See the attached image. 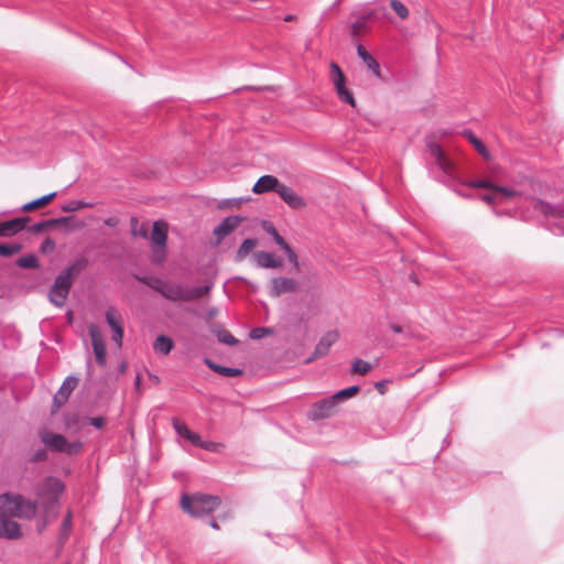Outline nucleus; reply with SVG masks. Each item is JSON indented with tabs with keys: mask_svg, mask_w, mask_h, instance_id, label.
Segmentation results:
<instances>
[{
	"mask_svg": "<svg viewBox=\"0 0 564 564\" xmlns=\"http://www.w3.org/2000/svg\"><path fill=\"white\" fill-rule=\"evenodd\" d=\"M37 510V502L25 499L22 495H0V517L32 519Z\"/></svg>",
	"mask_w": 564,
	"mask_h": 564,
	"instance_id": "f257e3e1",
	"label": "nucleus"
},
{
	"mask_svg": "<svg viewBox=\"0 0 564 564\" xmlns=\"http://www.w3.org/2000/svg\"><path fill=\"white\" fill-rule=\"evenodd\" d=\"M220 505L218 496L195 494L183 495L181 498L182 509L192 517L200 518L214 512Z\"/></svg>",
	"mask_w": 564,
	"mask_h": 564,
	"instance_id": "f03ea898",
	"label": "nucleus"
},
{
	"mask_svg": "<svg viewBox=\"0 0 564 564\" xmlns=\"http://www.w3.org/2000/svg\"><path fill=\"white\" fill-rule=\"evenodd\" d=\"M210 290L209 285L202 286H184L183 284H171L167 281H163L159 293L173 302L177 301H195L206 295Z\"/></svg>",
	"mask_w": 564,
	"mask_h": 564,
	"instance_id": "7ed1b4c3",
	"label": "nucleus"
},
{
	"mask_svg": "<svg viewBox=\"0 0 564 564\" xmlns=\"http://www.w3.org/2000/svg\"><path fill=\"white\" fill-rule=\"evenodd\" d=\"M426 153L431 163L448 178H456L458 169L456 162L442 149L441 143H427Z\"/></svg>",
	"mask_w": 564,
	"mask_h": 564,
	"instance_id": "20e7f679",
	"label": "nucleus"
},
{
	"mask_svg": "<svg viewBox=\"0 0 564 564\" xmlns=\"http://www.w3.org/2000/svg\"><path fill=\"white\" fill-rule=\"evenodd\" d=\"M72 288V279L68 271H62L55 279L50 292L48 297L52 304L56 307L64 306Z\"/></svg>",
	"mask_w": 564,
	"mask_h": 564,
	"instance_id": "39448f33",
	"label": "nucleus"
},
{
	"mask_svg": "<svg viewBox=\"0 0 564 564\" xmlns=\"http://www.w3.org/2000/svg\"><path fill=\"white\" fill-rule=\"evenodd\" d=\"M65 490L64 482L57 477H46L39 489L37 494L41 497L48 496L44 505V509L48 512L58 506V496Z\"/></svg>",
	"mask_w": 564,
	"mask_h": 564,
	"instance_id": "423d86ee",
	"label": "nucleus"
},
{
	"mask_svg": "<svg viewBox=\"0 0 564 564\" xmlns=\"http://www.w3.org/2000/svg\"><path fill=\"white\" fill-rule=\"evenodd\" d=\"M330 78L336 88L337 95L341 101L355 106V99L351 93L345 87V76L336 63L330 64Z\"/></svg>",
	"mask_w": 564,
	"mask_h": 564,
	"instance_id": "0eeeda50",
	"label": "nucleus"
},
{
	"mask_svg": "<svg viewBox=\"0 0 564 564\" xmlns=\"http://www.w3.org/2000/svg\"><path fill=\"white\" fill-rule=\"evenodd\" d=\"M88 333L91 339L96 361L99 366L105 367L107 364V349L102 334L95 324L89 325Z\"/></svg>",
	"mask_w": 564,
	"mask_h": 564,
	"instance_id": "6e6552de",
	"label": "nucleus"
},
{
	"mask_svg": "<svg viewBox=\"0 0 564 564\" xmlns=\"http://www.w3.org/2000/svg\"><path fill=\"white\" fill-rule=\"evenodd\" d=\"M299 283L293 278L276 276L270 281L269 293L273 297H279L285 293H292L299 290Z\"/></svg>",
	"mask_w": 564,
	"mask_h": 564,
	"instance_id": "1a4fd4ad",
	"label": "nucleus"
},
{
	"mask_svg": "<svg viewBox=\"0 0 564 564\" xmlns=\"http://www.w3.org/2000/svg\"><path fill=\"white\" fill-rule=\"evenodd\" d=\"M337 404L333 395L324 398L312 405L308 417L313 421L329 417Z\"/></svg>",
	"mask_w": 564,
	"mask_h": 564,
	"instance_id": "9d476101",
	"label": "nucleus"
},
{
	"mask_svg": "<svg viewBox=\"0 0 564 564\" xmlns=\"http://www.w3.org/2000/svg\"><path fill=\"white\" fill-rule=\"evenodd\" d=\"M106 322L112 330V340L118 346H122L123 326L121 315L113 308L109 307L105 314Z\"/></svg>",
	"mask_w": 564,
	"mask_h": 564,
	"instance_id": "9b49d317",
	"label": "nucleus"
},
{
	"mask_svg": "<svg viewBox=\"0 0 564 564\" xmlns=\"http://www.w3.org/2000/svg\"><path fill=\"white\" fill-rule=\"evenodd\" d=\"M339 339V333L337 330L327 332L319 341L317 343L313 355L306 360L311 362L312 360L325 356L330 347Z\"/></svg>",
	"mask_w": 564,
	"mask_h": 564,
	"instance_id": "f8f14e48",
	"label": "nucleus"
},
{
	"mask_svg": "<svg viewBox=\"0 0 564 564\" xmlns=\"http://www.w3.org/2000/svg\"><path fill=\"white\" fill-rule=\"evenodd\" d=\"M469 187L474 188H489L495 189L496 194L498 196L499 203L507 202L509 198L517 195V192L509 187L503 186H496L492 185L489 181L482 180V181H470L467 183Z\"/></svg>",
	"mask_w": 564,
	"mask_h": 564,
	"instance_id": "ddd939ff",
	"label": "nucleus"
},
{
	"mask_svg": "<svg viewBox=\"0 0 564 564\" xmlns=\"http://www.w3.org/2000/svg\"><path fill=\"white\" fill-rule=\"evenodd\" d=\"M78 384V378L74 376H68L63 381L61 388L55 393L53 398L54 405L58 409L63 404H65L70 395V393L75 390Z\"/></svg>",
	"mask_w": 564,
	"mask_h": 564,
	"instance_id": "4468645a",
	"label": "nucleus"
},
{
	"mask_svg": "<svg viewBox=\"0 0 564 564\" xmlns=\"http://www.w3.org/2000/svg\"><path fill=\"white\" fill-rule=\"evenodd\" d=\"M243 220L240 216H227L221 223L216 226L213 230V234L217 238V242L219 243L223 239H225L228 235H230Z\"/></svg>",
	"mask_w": 564,
	"mask_h": 564,
	"instance_id": "2eb2a0df",
	"label": "nucleus"
},
{
	"mask_svg": "<svg viewBox=\"0 0 564 564\" xmlns=\"http://www.w3.org/2000/svg\"><path fill=\"white\" fill-rule=\"evenodd\" d=\"M278 194L292 209H302L306 206L305 199L297 195L292 187L285 184H282L279 187Z\"/></svg>",
	"mask_w": 564,
	"mask_h": 564,
	"instance_id": "dca6fc26",
	"label": "nucleus"
},
{
	"mask_svg": "<svg viewBox=\"0 0 564 564\" xmlns=\"http://www.w3.org/2000/svg\"><path fill=\"white\" fill-rule=\"evenodd\" d=\"M282 185V183L279 182V180L273 175H262L253 185L252 192L254 194H263L267 192H275L278 193L279 187Z\"/></svg>",
	"mask_w": 564,
	"mask_h": 564,
	"instance_id": "f3484780",
	"label": "nucleus"
},
{
	"mask_svg": "<svg viewBox=\"0 0 564 564\" xmlns=\"http://www.w3.org/2000/svg\"><path fill=\"white\" fill-rule=\"evenodd\" d=\"M253 259L258 267L263 269H280L283 265L282 260L278 259L274 253L268 251H257Z\"/></svg>",
	"mask_w": 564,
	"mask_h": 564,
	"instance_id": "a211bd4d",
	"label": "nucleus"
},
{
	"mask_svg": "<svg viewBox=\"0 0 564 564\" xmlns=\"http://www.w3.org/2000/svg\"><path fill=\"white\" fill-rule=\"evenodd\" d=\"M28 221L29 217H21L0 223V237H8L22 231Z\"/></svg>",
	"mask_w": 564,
	"mask_h": 564,
	"instance_id": "6ab92c4d",
	"label": "nucleus"
},
{
	"mask_svg": "<svg viewBox=\"0 0 564 564\" xmlns=\"http://www.w3.org/2000/svg\"><path fill=\"white\" fill-rule=\"evenodd\" d=\"M167 240V227L164 221H154L151 242L152 247H160V251L165 249Z\"/></svg>",
	"mask_w": 564,
	"mask_h": 564,
	"instance_id": "aec40b11",
	"label": "nucleus"
},
{
	"mask_svg": "<svg viewBox=\"0 0 564 564\" xmlns=\"http://www.w3.org/2000/svg\"><path fill=\"white\" fill-rule=\"evenodd\" d=\"M0 523L2 538L15 540L22 535L21 527L17 521L7 519V517H0Z\"/></svg>",
	"mask_w": 564,
	"mask_h": 564,
	"instance_id": "412c9836",
	"label": "nucleus"
},
{
	"mask_svg": "<svg viewBox=\"0 0 564 564\" xmlns=\"http://www.w3.org/2000/svg\"><path fill=\"white\" fill-rule=\"evenodd\" d=\"M42 441L51 449L58 453H64L65 446L67 445V440L62 434L45 433L42 435Z\"/></svg>",
	"mask_w": 564,
	"mask_h": 564,
	"instance_id": "4be33fe9",
	"label": "nucleus"
},
{
	"mask_svg": "<svg viewBox=\"0 0 564 564\" xmlns=\"http://www.w3.org/2000/svg\"><path fill=\"white\" fill-rule=\"evenodd\" d=\"M204 362L210 370H213L214 372H216L223 377L232 378V377H238V376L242 375L241 369L218 365L209 358H205Z\"/></svg>",
	"mask_w": 564,
	"mask_h": 564,
	"instance_id": "5701e85b",
	"label": "nucleus"
},
{
	"mask_svg": "<svg viewBox=\"0 0 564 564\" xmlns=\"http://www.w3.org/2000/svg\"><path fill=\"white\" fill-rule=\"evenodd\" d=\"M358 56L362 59V62L367 65V67L373 73L375 76L380 77V66L376 58L371 56L362 45H358L357 47Z\"/></svg>",
	"mask_w": 564,
	"mask_h": 564,
	"instance_id": "b1692460",
	"label": "nucleus"
},
{
	"mask_svg": "<svg viewBox=\"0 0 564 564\" xmlns=\"http://www.w3.org/2000/svg\"><path fill=\"white\" fill-rule=\"evenodd\" d=\"M258 240L254 238H247L242 241L235 254V261L241 262L245 258L257 247Z\"/></svg>",
	"mask_w": 564,
	"mask_h": 564,
	"instance_id": "393cba45",
	"label": "nucleus"
},
{
	"mask_svg": "<svg viewBox=\"0 0 564 564\" xmlns=\"http://www.w3.org/2000/svg\"><path fill=\"white\" fill-rule=\"evenodd\" d=\"M173 347V340L165 335L158 336L153 343V349L162 355L170 354Z\"/></svg>",
	"mask_w": 564,
	"mask_h": 564,
	"instance_id": "a878e982",
	"label": "nucleus"
},
{
	"mask_svg": "<svg viewBox=\"0 0 564 564\" xmlns=\"http://www.w3.org/2000/svg\"><path fill=\"white\" fill-rule=\"evenodd\" d=\"M130 224H131V234L134 236V237H140V238H148V235H149V223H139V220L135 218V217H132L130 219Z\"/></svg>",
	"mask_w": 564,
	"mask_h": 564,
	"instance_id": "bb28decb",
	"label": "nucleus"
},
{
	"mask_svg": "<svg viewBox=\"0 0 564 564\" xmlns=\"http://www.w3.org/2000/svg\"><path fill=\"white\" fill-rule=\"evenodd\" d=\"M56 196V192L50 193L47 195H44L42 197H39L36 199H33L22 206L23 212H30L32 209L39 208L41 206L46 205L50 203L54 197Z\"/></svg>",
	"mask_w": 564,
	"mask_h": 564,
	"instance_id": "cd10ccee",
	"label": "nucleus"
},
{
	"mask_svg": "<svg viewBox=\"0 0 564 564\" xmlns=\"http://www.w3.org/2000/svg\"><path fill=\"white\" fill-rule=\"evenodd\" d=\"M262 228L268 235L272 237L273 241L276 243V246L280 247V249H283L289 245L271 223L264 221Z\"/></svg>",
	"mask_w": 564,
	"mask_h": 564,
	"instance_id": "c85d7f7f",
	"label": "nucleus"
},
{
	"mask_svg": "<svg viewBox=\"0 0 564 564\" xmlns=\"http://www.w3.org/2000/svg\"><path fill=\"white\" fill-rule=\"evenodd\" d=\"M359 390H360L359 386H350V387L341 389L338 392H336L335 394H333V399H335V401L337 403H340L341 401L356 395L359 392Z\"/></svg>",
	"mask_w": 564,
	"mask_h": 564,
	"instance_id": "c756f323",
	"label": "nucleus"
},
{
	"mask_svg": "<svg viewBox=\"0 0 564 564\" xmlns=\"http://www.w3.org/2000/svg\"><path fill=\"white\" fill-rule=\"evenodd\" d=\"M390 7L400 19L405 20L409 18L410 11L402 1L390 0Z\"/></svg>",
	"mask_w": 564,
	"mask_h": 564,
	"instance_id": "7c9ffc66",
	"label": "nucleus"
},
{
	"mask_svg": "<svg viewBox=\"0 0 564 564\" xmlns=\"http://www.w3.org/2000/svg\"><path fill=\"white\" fill-rule=\"evenodd\" d=\"M372 14L373 12L364 13L351 24L354 35H357L365 30L367 21L372 17Z\"/></svg>",
	"mask_w": 564,
	"mask_h": 564,
	"instance_id": "2f4dec72",
	"label": "nucleus"
},
{
	"mask_svg": "<svg viewBox=\"0 0 564 564\" xmlns=\"http://www.w3.org/2000/svg\"><path fill=\"white\" fill-rule=\"evenodd\" d=\"M216 336L219 343L228 345V346H236L238 344V339L235 338L231 333L227 329H219L216 332Z\"/></svg>",
	"mask_w": 564,
	"mask_h": 564,
	"instance_id": "473e14b6",
	"label": "nucleus"
},
{
	"mask_svg": "<svg viewBox=\"0 0 564 564\" xmlns=\"http://www.w3.org/2000/svg\"><path fill=\"white\" fill-rule=\"evenodd\" d=\"M17 264L20 268L36 269L39 267L37 258L34 254H28L18 259Z\"/></svg>",
	"mask_w": 564,
	"mask_h": 564,
	"instance_id": "72a5a7b5",
	"label": "nucleus"
},
{
	"mask_svg": "<svg viewBox=\"0 0 564 564\" xmlns=\"http://www.w3.org/2000/svg\"><path fill=\"white\" fill-rule=\"evenodd\" d=\"M22 246L20 243H0V256L10 257L20 252Z\"/></svg>",
	"mask_w": 564,
	"mask_h": 564,
	"instance_id": "f704fd0d",
	"label": "nucleus"
},
{
	"mask_svg": "<svg viewBox=\"0 0 564 564\" xmlns=\"http://www.w3.org/2000/svg\"><path fill=\"white\" fill-rule=\"evenodd\" d=\"M57 220H43V221H39L36 224H33L30 228H29V231L30 232H33V234H40L42 231H45L52 227H55V223Z\"/></svg>",
	"mask_w": 564,
	"mask_h": 564,
	"instance_id": "c9c22d12",
	"label": "nucleus"
},
{
	"mask_svg": "<svg viewBox=\"0 0 564 564\" xmlns=\"http://www.w3.org/2000/svg\"><path fill=\"white\" fill-rule=\"evenodd\" d=\"M371 365L362 359H356L351 365L354 373L366 375L370 371Z\"/></svg>",
	"mask_w": 564,
	"mask_h": 564,
	"instance_id": "e433bc0d",
	"label": "nucleus"
},
{
	"mask_svg": "<svg viewBox=\"0 0 564 564\" xmlns=\"http://www.w3.org/2000/svg\"><path fill=\"white\" fill-rule=\"evenodd\" d=\"M87 265V260L85 258H79L75 260L70 265L65 268L63 271H68L69 278L72 279L73 274L79 273Z\"/></svg>",
	"mask_w": 564,
	"mask_h": 564,
	"instance_id": "4c0bfd02",
	"label": "nucleus"
},
{
	"mask_svg": "<svg viewBox=\"0 0 564 564\" xmlns=\"http://www.w3.org/2000/svg\"><path fill=\"white\" fill-rule=\"evenodd\" d=\"M72 512L70 511H67V513L65 514L63 521H62V527H61V539L65 540L68 538L69 533H70V530H72Z\"/></svg>",
	"mask_w": 564,
	"mask_h": 564,
	"instance_id": "58836bf2",
	"label": "nucleus"
},
{
	"mask_svg": "<svg viewBox=\"0 0 564 564\" xmlns=\"http://www.w3.org/2000/svg\"><path fill=\"white\" fill-rule=\"evenodd\" d=\"M137 279L144 283L145 285H148L149 288L155 290L156 292H159L162 283H163V280L156 278V276H137Z\"/></svg>",
	"mask_w": 564,
	"mask_h": 564,
	"instance_id": "ea45409f",
	"label": "nucleus"
},
{
	"mask_svg": "<svg viewBox=\"0 0 564 564\" xmlns=\"http://www.w3.org/2000/svg\"><path fill=\"white\" fill-rule=\"evenodd\" d=\"M91 206L90 203L84 202V200H70L62 206V209L64 212H76L84 207Z\"/></svg>",
	"mask_w": 564,
	"mask_h": 564,
	"instance_id": "a19ab883",
	"label": "nucleus"
},
{
	"mask_svg": "<svg viewBox=\"0 0 564 564\" xmlns=\"http://www.w3.org/2000/svg\"><path fill=\"white\" fill-rule=\"evenodd\" d=\"M286 257H288V260L289 262L293 265V268L297 271L300 269V262H299V257L297 254L295 253V251L291 248L290 245H288L286 247H284L282 249Z\"/></svg>",
	"mask_w": 564,
	"mask_h": 564,
	"instance_id": "79ce46f5",
	"label": "nucleus"
},
{
	"mask_svg": "<svg viewBox=\"0 0 564 564\" xmlns=\"http://www.w3.org/2000/svg\"><path fill=\"white\" fill-rule=\"evenodd\" d=\"M172 424L176 434L184 438H186V436L192 432L185 423L181 422L177 419H173Z\"/></svg>",
	"mask_w": 564,
	"mask_h": 564,
	"instance_id": "37998d69",
	"label": "nucleus"
},
{
	"mask_svg": "<svg viewBox=\"0 0 564 564\" xmlns=\"http://www.w3.org/2000/svg\"><path fill=\"white\" fill-rule=\"evenodd\" d=\"M272 333L269 327H254L250 330L249 336L251 339H261Z\"/></svg>",
	"mask_w": 564,
	"mask_h": 564,
	"instance_id": "c03bdc74",
	"label": "nucleus"
},
{
	"mask_svg": "<svg viewBox=\"0 0 564 564\" xmlns=\"http://www.w3.org/2000/svg\"><path fill=\"white\" fill-rule=\"evenodd\" d=\"M82 447H83V443L79 442V441H76V442H73V443H69L67 441V445L65 446L64 453H66L68 455H75V454H78L82 451Z\"/></svg>",
	"mask_w": 564,
	"mask_h": 564,
	"instance_id": "a18cd8bd",
	"label": "nucleus"
},
{
	"mask_svg": "<svg viewBox=\"0 0 564 564\" xmlns=\"http://www.w3.org/2000/svg\"><path fill=\"white\" fill-rule=\"evenodd\" d=\"M240 203V199L238 198H225L218 202L217 208L218 209H228L231 208Z\"/></svg>",
	"mask_w": 564,
	"mask_h": 564,
	"instance_id": "49530a36",
	"label": "nucleus"
},
{
	"mask_svg": "<svg viewBox=\"0 0 564 564\" xmlns=\"http://www.w3.org/2000/svg\"><path fill=\"white\" fill-rule=\"evenodd\" d=\"M152 258L155 263H161L165 259V249L160 251V247H152Z\"/></svg>",
	"mask_w": 564,
	"mask_h": 564,
	"instance_id": "de8ad7c7",
	"label": "nucleus"
},
{
	"mask_svg": "<svg viewBox=\"0 0 564 564\" xmlns=\"http://www.w3.org/2000/svg\"><path fill=\"white\" fill-rule=\"evenodd\" d=\"M186 440L197 447H199L200 444L203 443V438L200 437V435L193 431L186 436Z\"/></svg>",
	"mask_w": 564,
	"mask_h": 564,
	"instance_id": "09e8293b",
	"label": "nucleus"
},
{
	"mask_svg": "<svg viewBox=\"0 0 564 564\" xmlns=\"http://www.w3.org/2000/svg\"><path fill=\"white\" fill-rule=\"evenodd\" d=\"M478 151L479 154H481L484 158H489V152L487 149V143H473Z\"/></svg>",
	"mask_w": 564,
	"mask_h": 564,
	"instance_id": "8fccbe9b",
	"label": "nucleus"
},
{
	"mask_svg": "<svg viewBox=\"0 0 564 564\" xmlns=\"http://www.w3.org/2000/svg\"><path fill=\"white\" fill-rule=\"evenodd\" d=\"M89 423L99 430L104 427L105 419L102 416L89 417Z\"/></svg>",
	"mask_w": 564,
	"mask_h": 564,
	"instance_id": "3c124183",
	"label": "nucleus"
},
{
	"mask_svg": "<svg viewBox=\"0 0 564 564\" xmlns=\"http://www.w3.org/2000/svg\"><path fill=\"white\" fill-rule=\"evenodd\" d=\"M481 199L487 203H497V202L499 203L498 196H497L495 189H491V192L489 194L482 195Z\"/></svg>",
	"mask_w": 564,
	"mask_h": 564,
	"instance_id": "603ef678",
	"label": "nucleus"
},
{
	"mask_svg": "<svg viewBox=\"0 0 564 564\" xmlns=\"http://www.w3.org/2000/svg\"><path fill=\"white\" fill-rule=\"evenodd\" d=\"M199 447L203 448V449H206V451L215 452L216 447H217V444L214 443V442H210V441H204L203 440V443L200 444Z\"/></svg>",
	"mask_w": 564,
	"mask_h": 564,
	"instance_id": "864d4df0",
	"label": "nucleus"
},
{
	"mask_svg": "<svg viewBox=\"0 0 564 564\" xmlns=\"http://www.w3.org/2000/svg\"><path fill=\"white\" fill-rule=\"evenodd\" d=\"M44 459H46V452L43 448L42 449H37L34 453L33 457H32L33 462H41V460H44Z\"/></svg>",
	"mask_w": 564,
	"mask_h": 564,
	"instance_id": "5fc2aeb1",
	"label": "nucleus"
},
{
	"mask_svg": "<svg viewBox=\"0 0 564 564\" xmlns=\"http://www.w3.org/2000/svg\"><path fill=\"white\" fill-rule=\"evenodd\" d=\"M55 248V242L51 238H46L42 243V250L46 251L47 249L53 250Z\"/></svg>",
	"mask_w": 564,
	"mask_h": 564,
	"instance_id": "6e6d98bb",
	"label": "nucleus"
},
{
	"mask_svg": "<svg viewBox=\"0 0 564 564\" xmlns=\"http://www.w3.org/2000/svg\"><path fill=\"white\" fill-rule=\"evenodd\" d=\"M462 135L467 139V141L474 142L479 141L477 137H475L470 131L464 130Z\"/></svg>",
	"mask_w": 564,
	"mask_h": 564,
	"instance_id": "4d7b16f0",
	"label": "nucleus"
},
{
	"mask_svg": "<svg viewBox=\"0 0 564 564\" xmlns=\"http://www.w3.org/2000/svg\"><path fill=\"white\" fill-rule=\"evenodd\" d=\"M106 226L115 227L118 224V219L115 217H109L104 220Z\"/></svg>",
	"mask_w": 564,
	"mask_h": 564,
	"instance_id": "13d9d810",
	"label": "nucleus"
},
{
	"mask_svg": "<svg viewBox=\"0 0 564 564\" xmlns=\"http://www.w3.org/2000/svg\"><path fill=\"white\" fill-rule=\"evenodd\" d=\"M69 219H70V217H59V218H52L51 220H57V221L55 223V226H57V225H61V224H66V223H68V221H69Z\"/></svg>",
	"mask_w": 564,
	"mask_h": 564,
	"instance_id": "bf43d9fd",
	"label": "nucleus"
},
{
	"mask_svg": "<svg viewBox=\"0 0 564 564\" xmlns=\"http://www.w3.org/2000/svg\"><path fill=\"white\" fill-rule=\"evenodd\" d=\"M390 329L395 333V334H401L402 333V327L399 326V325H395V324H392L390 325Z\"/></svg>",
	"mask_w": 564,
	"mask_h": 564,
	"instance_id": "052dcab7",
	"label": "nucleus"
},
{
	"mask_svg": "<svg viewBox=\"0 0 564 564\" xmlns=\"http://www.w3.org/2000/svg\"><path fill=\"white\" fill-rule=\"evenodd\" d=\"M66 318H67V323H68V324H72V323H73V321H74V315H73V312H72V311H68V312L66 313Z\"/></svg>",
	"mask_w": 564,
	"mask_h": 564,
	"instance_id": "680f3d73",
	"label": "nucleus"
},
{
	"mask_svg": "<svg viewBox=\"0 0 564 564\" xmlns=\"http://www.w3.org/2000/svg\"><path fill=\"white\" fill-rule=\"evenodd\" d=\"M460 134L459 133H449L447 131H443L441 137L442 138H445V137H459Z\"/></svg>",
	"mask_w": 564,
	"mask_h": 564,
	"instance_id": "e2e57ef3",
	"label": "nucleus"
},
{
	"mask_svg": "<svg viewBox=\"0 0 564 564\" xmlns=\"http://www.w3.org/2000/svg\"><path fill=\"white\" fill-rule=\"evenodd\" d=\"M295 20V15L293 14H288L284 17V21L285 22H291V21H294Z\"/></svg>",
	"mask_w": 564,
	"mask_h": 564,
	"instance_id": "0e129e2a",
	"label": "nucleus"
},
{
	"mask_svg": "<svg viewBox=\"0 0 564 564\" xmlns=\"http://www.w3.org/2000/svg\"><path fill=\"white\" fill-rule=\"evenodd\" d=\"M210 527L216 529V530L219 529L218 523L216 521H212L210 522Z\"/></svg>",
	"mask_w": 564,
	"mask_h": 564,
	"instance_id": "69168bd1",
	"label": "nucleus"
},
{
	"mask_svg": "<svg viewBox=\"0 0 564 564\" xmlns=\"http://www.w3.org/2000/svg\"><path fill=\"white\" fill-rule=\"evenodd\" d=\"M376 386H377L378 388H382V383H381V382L376 383Z\"/></svg>",
	"mask_w": 564,
	"mask_h": 564,
	"instance_id": "338daca9",
	"label": "nucleus"
}]
</instances>
